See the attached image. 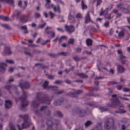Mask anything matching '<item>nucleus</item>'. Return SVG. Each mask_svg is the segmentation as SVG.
I'll return each mask as SVG.
<instances>
[{"instance_id":"1","label":"nucleus","mask_w":130,"mask_h":130,"mask_svg":"<svg viewBox=\"0 0 130 130\" xmlns=\"http://www.w3.org/2000/svg\"><path fill=\"white\" fill-rule=\"evenodd\" d=\"M51 100L47 95L41 99H39L38 97H37L36 100L32 102V106L34 107H37L39 106V103H46L49 104H50Z\"/></svg>"},{"instance_id":"2","label":"nucleus","mask_w":130,"mask_h":130,"mask_svg":"<svg viewBox=\"0 0 130 130\" xmlns=\"http://www.w3.org/2000/svg\"><path fill=\"white\" fill-rule=\"evenodd\" d=\"M104 127L107 130L115 129L116 127L114 126V119L111 118H108L105 122Z\"/></svg>"},{"instance_id":"3","label":"nucleus","mask_w":130,"mask_h":130,"mask_svg":"<svg viewBox=\"0 0 130 130\" xmlns=\"http://www.w3.org/2000/svg\"><path fill=\"white\" fill-rule=\"evenodd\" d=\"M109 106L111 107H116L118 105L119 107V109L122 110L124 108L123 105L117 99L114 100L111 104H107Z\"/></svg>"},{"instance_id":"4","label":"nucleus","mask_w":130,"mask_h":130,"mask_svg":"<svg viewBox=\"0 0 130 130\" xmlns=\"http://www.w3.org/2000/svg\"><path fill=\"white\" fill-rule=\"evenodd\" d=\"M27 95L26 93L23 91V95L20 97L22 101L21 106L23 108L26 107L29 104L28 102L26 100Z\"/></svg>"},{"instance_id":"5","label":"nucleus","mask_w":130,"mask_h":130,"mask_svg":"<svg viewBox=\"0 0 130 130\" xmlns=\"http://www.w3.org/2000/svg\"><path fill=\"white\" fill-rule=\"evenodd\" d=\"M73 92H70L67 94V95L72 97L75 98L76 99L78 98V96L76 94H79L83 92L81 90H76L74 89H72Z\"/></svg>"},{"instance_id":"6","label":"nucleus","mask_w":130,"mask_h":130,"mask_svg":"<svg viewBox=\"0 0 130 130\" xmlns=\"http://www.w3.org/2000/svg\"><path fill=\"white\" fill-rule=\"evenodd\" d=\"M20 18L21 22L23 23H26L28 21H31L32 18L29 14L27 15H22Z\"/></svg>"},{"instance_id":"7","label":"nucleus","mask_w":130,"mask_h":130,"mask_svg":"<svg viewBox=\"0 0 130 130\" xmlns=\"http://www.w3.org/2000/svg\"><path fill=\"white\" fill-rule=\"evenodd\" d=\"M17 126L19 130H21L28 127L29 126V124L27 119H25L24 120V123L22 124V127H20L19 125H17Z\"/></svg>"},{"instance_id":"8","label":"nucleus","mask_w":130,"mask_h":130,"mask_svg":"<svg viewBox=\"0 0 130 130\" xmlns=\"http://www.w3.org/2000/svg\"><path fill=\"white\" fill-rule=\"evenodd\" d=\"M41 111H44V114L46 116H48L51 114V111L48 110L46 106H41L40 109Z\"/></svg>"},{"instance_id":"9","label":"nucleus","mask_w":130,"mask_h":130,"mask_svg":"<svg viewBox=\"0 0 130 130\" xmlns=\"http://www.w3.org/2000/svg\"><path fill=\"white\" fill-rule=\"evenodd\" d=\"M48 82L47 81H46L44 83L43 85V88H50L51 89L56 90L57 89V87L55 86H50L48 87Z\"/></svg>"},{"instance_id":"10","label":"nucleus","mask_w":130,"mask_h":130,"mask_svg":"<svg viewBox=\"0 0 130 130\" xmlns=\"http://www.w3.org/2000/svg\"><path fill=\"white\" fill-rule=\"evenodd\" d=\"M65 28L66 31L70 33L72 32L75 30L74 27L72 26H68L66 25L65 26Z\"/></svg>"},{"instance_id":"11","label":"nucleus","mask_w":130,"mask_h":130,"mask_svg":"<svg viewBox=\"0 0 130 130\" xmlns=\"http://www.w3.org/2000/svg\"><path fill=\"white\" fill-rule=\"evenodd\" d=\"M29 83L26 82H25L22 84L20 83V86L22 89L24 88H28L29 87Z\"/></svg>"},{"instance_id":"12","label":"nucleus","mask_w":130,"mask_h":130,"mask_svg":"<svg viewBox=\"0 0 130 130\" xmlns=\"http://www.w3.org/2000/svg\"><path fill=\"white\" fill-rule=\"evenodd\" d=\"M91 21L93 23V22L91 21L90 17L89 11H88L85 17V22L87 24Z\"/></svg>"},{"instance_id":"13","label":"nucleus","mask_w":130,"mask_h":130,"mask_svg":"<svg viewBox=\"0 0 130 130\" xmlns=\"http://www.w3.org/2000/svg\"><path fill=\"white\" fill-rule=\"evenodd\" d=\"M87 111L85 110L80 109L78 110L77 111V113L80 116H84L87 113Z\"/></svg>"},{"instance_id":"14","label":"nucleus","mask_w":130,"mask_h":130,"mask_svg":"<svg viewBox=\"0 0 130 130\" xmlns=\"http://www.w3.org/2000/svg\"><path fill=\"white\" fill-rule=\"evenodd\" d=\"M12 103L10 101L6 100L5 106L6 108L8 109L11 108V107Z\"/></svg>"},{"instance_id":"15","label":"nucleus","mask_w":130,"mask_h":130,"mask_svg":"<svg viewBox=\"0 0 130 130\" xmlns=\"http://www.w3.org/2000/svg\"><path fill=\"white\" fill-rule=\"evenodd\" d=\"M125 70L124 68L121 65H119L117 66V71L118 72L122 73Z\"/></svg>"},{"instance_id":"16","label":"nucleus","mask_w":130,"mask_h":130,"mask_svg":"<svg viewBox=\"0 0 130 130\" xmlns=\"http://www.w3.org/2000/svg\"><path fill=\"white\" fill-rule=\"evenodd\" d=\"M4 52L7 55H10L12 54L10 48L8 47L5 48Z\"/></svg>"},{"instance_id":"17","label":"nucleus","mask_w":130,"mask_h":130,"mask_svg":"<svg viewBox=\"0 0 130 130\" xmlns=\"http://www.w3.org/2000/svg\"><path fill=\"white\" fill-rule=\"evenodd\" d=\"M7 65L4 63H0V68H1V71L4 72L5 69L4 68L5 66H7Z\"/></svg>"},{"instance_id":"18","label":"nucleus","mask_w":130,"mask_h":130,"mask_svg":"<svg viewBox=\"0 0 130 130\" xmlns=\"http://www.w3.org/2000/svg\"><path fill=\"white\" fill-rule=\"evenodd\" d=\"M120 58L122 63V64L125 63L126 57L122 55H120Z\"/></svg>"},{"instance_id":"19","label":"nucleus","mask_w":130,"mask_h":130,"mask_svg":"<svg viewBox=\"0 0 130 130\" xmlns=\"http://www.w3.org/2000/svg\"><path fill=\"white\" fill-rule=\"evenodd\" d=\"M0 19L5 21H12L13 20V19H9L8 17L2 15L0 16Z\"/></svg>"},{"instance_id":"20","label":"nucleus","mask_w":130,"mask_h":130,"mask_svg":"<svg viewBox=\"0 0 130 130\" xmlns=\"http://www.w3.org/2000/svg\"><path fill=\"white\" fill-rule=\"evenodd\" d=\"M46 124L48 126V129H49V128H51L53 125V123L52 121L50 120H47L46 122Z\"/></svg>"},{"instance_id":"21","label":"nucleus","mask_w":130,"mask_h":130,"mask_svg":"<svg viewBox=\"0 0 130 130\" xmlns=\"http://www.w3.org/2000/svg\"><path fill=\"white\" fill-rule=\"evenodd\" d=\"M53 9L55 11H57L59 13L61 12L60 7L58 4L57 7H54Z\"/></svg>"},{"instance_id":"22","label":"nucleus","mask_w":130,"mask_h":130,"mask_svg":"<svg viewBox=\"0 0 130 130\" xmlns=\"http://www.w3.org/2000/svg\"><path fill=\"white\" fill-rule=\"evenodd\" d=\"M77 74V75L82 78H86L88 77V76L87 75L83 73H78Z\"/></svg>"},{"instance_id":"23","label":"nucleus","mask_w":130,"mask_h":130,"mask_svg":"<svg viewBox=\"0 0 130 130\" xmlns=\"http://www.w3.org/2000/svg\"><path fill=\"white\" fill-rule=\"evenodd\" d=\"M122 11L124 13L130 14V9L124 8Z\"/></svg>"},{"instance_id":"24","label":"nucleus","mask_w":130,"mask_h":130,"mask_svg":"<svg viewBox=\"0 0 130 130\" xmlns=\"http://www.w3.org/2000/svg\"><path fill=\"white\" fill-rule=\"evenodd\" d=\"M92 41L90 39H87L86 40V43L88 46H90L92 45Z\"/></svg>"},{"instance_id":"25","label":"nucleus","mask_w":130,"mask_h":130,"mask_svg":"<svg viewBox=\"0 0 130 130\" xmlns=\"http://www.w3.org/2000/svg\"><path fill=\"white\" fill-rule=\"evenodd\" d=\"M62 101L59 100H57L54 102V104L55 106L61 104Z\"/></svg>"},{"instance_id":"26","label":"nucleus","mask_w":130,"mask_h":130,"mask_svg":"<svg viewBox=\"0 0 130 130\" xmlns=\"http://www.w3.org/2000/svg\"><path fill=\"white\" fill-rule=\"evenodd\" d=\"M75 41V40L74 38H70L68 42V43L69 44H74Z\"/></svg>"},{"instance_id":"27","label":"nucleus","mask_w":130,"mask_h":130,"mask_svg":"<svg viewBox=\"0 0 130 130\" xmlns=\"http://www.w3.org/2000/svg\"><path fill=\"white\" fill-rule=\"evenodd\" d=\"M7 3L9 4L10 5L14 7V1L13 0H7Z\"/></svg>"},{"instance_id":"28","label":"nucleus","mask_w":130,"mask_h":130,"mask_svg":"<svg viewBox=\"0 0 130 130\" xmlns=\"http://www.w3.org/2000/svg\"><path fill=\"white\" fill-rule=\"evenodd\" d=\"M81 5L82 8L83 10L84 9H86L87 8V7L86 5L84 4L83 0H82V1Z\"/></svg>"},{"instance_id":"29","label":"nucleus","mask_w":130,"mask_h":130,"mask_svg":"<svg viewBox=\"0 0 130 130\" xmlns=\"http://www.w3.org/2000/svg\"><path fill=\"white\" fill-rule=\"evenodd\" d=\"M68 54V53L67 52H59L58 53L57 55H61L63 56H67Z\"/></svg>"},{"instance_id":"30","label":"nucleus","mask_w":130,"mask_h":130,"mask_svg":"<svg viewBox=\"0 0 130 130\" xmlns=\"http://www.w3.org/2000/svg\"><path fill=\"white\" fill-rule=\"evenodd\" d=\"M47 33L48 34H50L52 35V37H54L55 36V32L53 31H50L47 32Z\"/></svg>"},{"instance_id":"31","label":"nucleus","mask_w":130,"mask_h":130,"mask_svg":"<svg viewBox=\"0 0 130 130\" xmlns=\"http://www.w3.org/2000/svg\"><path fill=\"white\" fill-rule=\"evenodd\" d=\"M73 59L76 61H78L80 60V58L78 57V56H76L72 57Z\"/></svg>"},{"instance_id":"32","label":"nucleus","mask_w":130,"mask_h":130,"mask_svg":"<svg viewBox=\"0 0 130 130\" xmlns=\"http://www.w3.org/2000/svg\"><path fill=\"white\" fill-rule=\"evenodd\" d=\"M101 112H103L108 110L107 108H105L104 107H100L99 108Z\"/></svg>"},{"instance_id":"33","label":"nucleus","mask_w":130,"mask_h":130,"mask_svg":"<svg viewBox=\"0 0 130 130\" xmlns=\"http://www.w3.org/2000/svg\"><path fill=\"white\" fill-rule=\"evenodd\" d=\"M46 23L44 22L43 24H39L38 26V28H43L46 25Z\"/></svg>"},{"instance_id":"34","label":"nucleus","mask_w":130,"mask_h":130,"mask_svg":"<svg viewBox=\"0 0 130 130\" xmlns=\"http://www.w3.org/2000/svg\"><path fill=\"white\" fill-rule=\"evenodd\" d=\"M19 117H20L24 119V120L25 119H28V116L26 115H20L19 116Z\"/></svg>"},{"instance_id":"35","label":"nucleus","mask_w":130,"mask_h":130,"mask_svg":"<svg viewBox=\"0 0 130 130\" xmlns=\"http://www.w3.org/2000/svg\"><path fill=\"white\" fill-rule=\"evenodd\" d=\"M124 32L122 30L118 33V36L119 37H122L124 35Z\"/></svg>"},{"instance_id":"36","label":"nucleus","mask_w":130,"mask_h":130,"mask_svg":"<svg viewBox=\"0 0 130 130\" xmlns=\"http://www.w3.org/2000/svg\"><path fill=\"white\" fill-rule=\"evenodd\" d=\"M102 123L101 122L98 123L97 126L98 129H101L102 127Z\"/></svg>"},{"instance_id":"37","label":"nucleus","mask_w":130,"mask_h":130,"mask_svg":"<svg viewBox=\"0 0 130 130\" xmlns=\"http://www.w3.org/2000/svg\"><path fill=\"white\" fill-rule=\"evenodd\" d=\"M91 123H92L91 121H88L85 123V125L86 127H87L90 125Z\"/></svg>"},{"instance_id":"38","label":"nucleus","mask_w":130,"mask_h":130,"mask_svg":"<svg viewBox=\"0 0 130 130\" xmlns=\"http://www.w3.org/2000/svg\"><path fill=\"white\" fill-rule=\"evenodd\" d=\"M16 12L17 13V18H18L19 17V16L21 15V12L18 11L17 10H15L14 12V13Z\"/></svg>"},{"instance_id":"39","label":"nucleus","mask_w":130,"mask_h":130,"mask_svg":"<svg viewBox=\"0 0 130 130\" xmlns=\"http://www.w3.org/2000/svg\"><path fill=\"white\" fill-rule=\"evenodd\" d=\"M111 13L107 15H106L105 16V18L108 19H111V18H111Z\"/></svg>"},{"instance_id":"40","label":"nucleus","mask_w":130,"mask_h":130,"mask_svg":"<svg viewBox=\"0 0 130 130\" xmlns=\"http://www.w3.org/2000/svg\"><path fill=\"white\" fill-rule=\"evenodd\" d=\"M40 16V15L39 13L36 12L35 14V17L36 18H39Z\"/></svg>"},{"instance_id":"41","label":"nucleus","mask_w":130,"mask_h":130,"mask_svg":"<svg viewBox=\"0 0 130 130\" xmlns=\"http://www.w3.org/2000/svg\"><path fill=\"white\" fill-rule=\"evenodd\" d=\"M57 3H60L63 5H64V3L61 0H54Z\"/></svg>"},{"instance_id":"42","label":"nucleus","mask_w":130,"mask_h":130,"mask_svg":"<svg viewBox=\"0 0 130 130\" xmlns=\"http://www.w3.org/2000/svg\"><path fill=\"white\" fill-rule=\"evenodd\" d=\"M48 55L52 57H55L57 56L54 53H48Z\"/></svg>"},{"instance_id":"43","label":"nucleus","mask_w":130,"mask_h":130,"mask_svg":"<svg viewBox=\"0 0 130 130\" xmlns=\"http://www.w3.org/2000/svg\"><path fill=\"white\" fill-rule=\"evenodd\" d=\"M1 26L3 27H4L6 29H9V26L7 24H1Z\"/></svg>"},{"instance_id":"44","label":"nucleus","mask_w":130,"mask_h":130,"mask_svg":"<svg viewBox=\"0 0 130 130\" xmlns=\"http://www.w3.org/2000/svg\"><path fill=\"white\" fill-rule=\"evenodd\" d=\"M109 25V22L108 21L106 22L104 24V25L106 27H108Z\"/></svg>"},{"instance_id":"45","label":"nucleus","mask_w":130,"mask_h":130,"mask_svg":"<svg viewBox=\"0 0 130 130\" xmlns=\"http://www.w3.org/2000/svg\"><path fill=\"white\" fill-rule=\"evenodd\" d=\"M82 50V49L80 47H78L75 50V51L77 52L78 53H80L81 52Z\"/></svg>"},{"instance_id":"46","label":"nucleus","mask_w":130,"mask_h":130,"mask_svg":"<svg viewBox=\"0 0 130 130\" xmlns=\"http://www.w3.org/2000/svg\"><path fill=\"white\" fill-rule=\"evenodd\" d=\"M64 92L63 90L58 91L56 92V93L58 94H60L63 93Z\"/></svg>"},{"instance_id":"47","label":"nucleus","mask_w":130,"mask_h":130,"mask_svg":"<svg viewBox=\"0 0 130 130\" xmlns=\"http://www.w3.org/2000/svg\"><path fill=\"white\" fill-rule=\"evenodd\" d=\"M108 8H107L106 9L103 11V14L105 16L107 14L108 11Z\"/></svg>"},{"instance_id":"48","label":"nucleus","mask_w":130,"mask_h":130,"mask_svg":"<svg viewBox=\"0 0 130 130\" xmlns=\"http://www.w3.org/2000/svg\"><path fill=\"white\" fill-rule=\"evenodd\" d=\"M57 114L58 116L60 117H62V114L60 111H57Z\"/></svg>"},{"instance_id":"49","label":"nucleus","mask_w":130,"mask_h":130,"mask_svg":"<svg viewBox=\"0 0 130 130\" xmlns=\"http://www.w3.org/2000/svg\"><path fill=\"white\" fill-rule=\"evenodd\" d=\"M25 54L27 55H29L30 57L33 56V55L30 52H25Z\"/></svg>"},{"instance_id":"50","label":"nucleus","mask_w":130,"mask_h":130,"mask_svg":"<svg viewBox=\"0 0 130 130\" xmlns=\"http://www.w3.org/2000/svg\"><path fill=\"white\" fill-rule=\"evenodd\" d=\"M123 4H120L117 5V7L118 8H119L120 9H121V11L122 10V8H123V7H122V5Z\"/></svg>"},{"instance_id":"51","label":"nucleus","mask_w":130,"mask_h":130,"mask_svg":"<svg viewBox=\"0 0 130 130\" xmlns=\"http://www.w3.org/2000/svg\"><path fill=\"white\" fill-rule=\"evenodd\" d=\"M123 91L125 92L130 91V89L128 88H124L123 89Z\"/></svg>"},{"instance_id":"52","label":"nucleus","mask_w":130,"mask_h":130,"mask_svg":"<svg viewBox=\"0 0 130 130\" xmlns=\"http://www.w3.org/2000/svg\"><path fill=\"white\" fill-rule=\"evenodd\" d=\"M68 19L69 20H73L74 19V17L73 16L70 14L68 16Z\"/></svg>"},{"instance_id":"53","label":"nucleus","mask_w":130,"mask_h":130,"mask_svg":"<svg viewBox=\"0 0 130 130\" xmlns=\"http://www.w3.org/2000/svg\"><path fill=\"white\" fill-rule=\"evenodd\" d=\"M6 61L10 63H14V61L13 60H8V59H6Z\"/></svg>"},{"instance_id":"54","label":"nucleus","mask_w":130,"mask_h":130,"mask_svg":"<svg viewBox=\"0 0 130 130\" xmlns=\"http://www.w3.org/2000/svg\"><path fill=\"white\" fill-rule=\"evenodd\" d=\"M102 2V0H98L97 2V4L96 5V6H98V5H100Z\"/></svg>"},{"instance_id":"55","label":"nucleus","mask_w":130,"mask_h":130,"mask_svg":"<svg viewBox=\"0 0 130 130\" xmlns=\"http://www.w3.org/2000/svg\"><path fill=\"white\" fill-rule=\"evenodd\" d=\"M5 88L9 91L10 89L11 88V87L10 86H7L5 87Z\"/></svg>"},{"instance_id":"56","label":"nucleus","mask_w":130,"mask_h":130,"mask_svg":"<svg viewBox=\"0 0 130 130\" xmlns=\"http://www.w3.org/2000/svg\"><path fill=\"white\" fill-rule=\"evenodd\" d=\"M115 112L116 113H124L126 112V111L125 110H122L121 112L119 111H115Z\"/></svg>"},{"instance_id":"57","label":"nucleus","mask_w":130,"mask_h":130,"mask_svg":"<svg viewBox=\"0 0 130 130\" xmlns=\"http://www.w3.org/2000/svg\"><path fill=\"white\" fill-rule=\"evenodd\" d=\"M118 53L120 55H123V53L121 50H118L117 51Z\"/></svg>"},{"instance_id":"58","label":"nucleus","mask_w":130,"mask_h":130,"mask_svg":"<svg viewBox=\"0 0 130 130\" xmlns=\"http://www.w3.org/2000/svg\"><path fill=\"white\" fill-rule=\"evenodd\" d=\"M122 87L123 86L122 85H120L118 86L117 87V88L118 90H120L121 89Z\"/></svg>"},{"instance_id":"59","label":"nucleus","mask_w":130,"mask_h":130,"mask_svg":"<svg viewBox=\"0 0 130 130\" xmlns=\"http://www.w3.org/2000/svg\"><path fill=\"white\" fill-rule=\"evenodd\" d=\"M76 17L77 18H82V17L81 14L80 13H78L76 14Z\"/></svg>"},{"instance_id":"60","label":"nucleus","mask_w":130,"mask_h":130,"mask_svg":"<svg viewBox=\"0 0 130 130\" xmlns=\"http://www.w3.org/2000/svg\"><path fill=\"white\" fill-rule=\"evenodd\" d=\"M112 12L115 14H117L118 12V10L117 9H113Z\"/></svg>"},{"instance_id":"61","label":"nucleus","mask_w":130,"mask_h":130,"mask_svg":"<svg viewBox=\"0 0 130 130\" xmlns=\"http://www.w3.org/2000/svg\"><path fill=\"white\" fill-rule=\"evenodd\" d=\"M50 13L51 16V18H52L54 17L55 14L51 11L50 12Z\"/></svg>"},{"instance_id":"62","label":"nucleus","mask_w":130,"mask_h":130,"mask_svg":"<svg viewBox=\"0 0 130 130\" xmlns=\"http://www.w3.org/2000/svg\"><path fill=\"white\" fill-rule=\"evenodd\" d=\"M54 121L55 122L54 123H55L57 125L59 123V121L58 120H55Z\"/></svg>"},{"instance_id":"63","label":"nucleus","mask_w":130,"mask_h":130,"mask_svg":"<svg viewBox=\"0 0 130 130\" xmlns=\"http://www.w3.org/2000/svg\"><path fill=\"white\" fill-rule=\"evenodd\" d=\"M21 28L22 29L24 30L27 29L26 26H22L21 27Z\"/></svg>"},{"instance_id":"64","label":"nucleus","mask_w":130,"mask_h":130,"mask_svg":"<svg viewBox=\"0 0 130 130\" xmlns=\"http://www.w3.org/2000/svg\"><path fill=\"white\" fill-rule=\"evenodd\" d=\"M114 31L112 29H111L110 30L109 34L110 35H111L113 32Z\"/></svg>"}]
</instances>
